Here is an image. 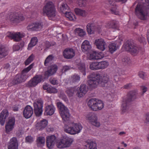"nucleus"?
<instances>
[{
  "mask_svg": "<svg viewBox=\"0 0 149 149\" xmlns=\"http://www.w3.org/2000/svg\"><path fill=\"white\" fill-rule=\"evenodd\" d=\"M83 127L79 123L70 122L68 125H65L64 131L66 133L71 135H74L79 133Z\"/></svg>",
  "mask_w": 149,
  "mask_h": 149,
  "instance_id": "3",
  "label": "nucleus"
},
{
  "mask_svg": "<svg viewBox=\"0 0 149 149\" xmlns=\"http://www.w3.org/2000/svg\"><path fill=\"white\" fill-rule=\"evenodd\" d=\"M25 36L24 33L20 32L11 33L8 32L7 33V36L9 38L13 39L16 42H19L21 40L22 38Z\"/></svg>",
  "mask_w": 149,
  "mask_h": 149,
  "instance_id": "13",
  "label": "nucleus"
},
{
  "mask_svg": "<svg viewBox=\"0 0 149 149\" xmlns=\"http://www.w3.org/2000/svg\"><path fill=\"white\" fill-rule=\"evenodd\" d=\"M87 104L89 108L95 111L101 110L104 107V104L102 101L95 98L90 100Z\"/></svg>",
  "mask_w": 149,
  "mask_h": 149,
  "instance_id": "7",
  "label": "nucleus"
},
{
  "mask_svg": "<svg viewBox=\"0 0 149 149\" xmlns=\"http://www.w3.org/2000/svg\"><path fill=\"white\" fill-rule=\"evenodd\" d=\"M54 57L52 55H49L46 59L44 64L45 66H48L52 62Z\"/></svg>",
  "mask_w": 149,
  "mask_h": 149,
  "instance_id": "41",
  "label": "nucleus"
},
{
  "mask_svg": "<svg viewBox=\"0 0 149 149\" xmlns=\"http://www.w3.org/2000/svg\"><path fill=\"white\" fill-rule=\"evenodd\" d=\"M88 90V88L86 85H81L80 87L76 88V95L79 98L82 97L87 93Z\"/></svg>",
  "mask_w": 149,
  "mask_h": 149,
  "instance_id": "17",
  "label": "nucleus"
},
{
  "mask_svg": "<svg viewBox=\"0 0 149 149\" xmlns=\"http://www.w3.org/2000/svg\"><path fill=\"white\" fill-rule=\"evenodd\" d=\"M73 138L68 136L66 134L61 136L59 140L57 141L56 146L59 148H64L70 147L74 141Z\"/></svg>",
  "mask_w": 149,
  "mask_h": 149,
  "instance_id": "5",
  "label": "nucleus"
},
{
  "mask_svg": "<svg viewBox=\"0 0 149 149\" xmlns=\"http://www.w3.org/2000/svg\"><path fill=\"white\" fill-rule=\"evenodd\" d=\"M69 9V7L65 3H62L60 7V11L63 13H65V12H67L66 11Z\"/></svg>",
  "mask_w": 149,
  "mask_h": 149,
  "instance_id": "44",
  "label": "nucleus"
},
{
  "mask_svg": "<svg viewBox=\"0 0 149 149\" xmlns=\"http://www.w3.org/2000/svg\"><path fill=\"white\" fill-rule=\"evenodd\" d=\"M18 143L17 138L15 137L12 138L9 143L8 149H18Z\"/></svg>",
  "mask_w": 149,
  "mask_h": 149,
  "instance_id": "25",
  "label": "nucleus"
},
{
  "mask_svg": "<svg viewBox=\"0 0 149 149\" xmlns=\"http://www.w3.org/2000/svg\"><path fill=\"white\" fill-rule=\"evenodd\" d=\"M7 19L12 23L17 24L24 19V18L21 14L18 13H12L7 17Z\"/></svg>",
  "mask_w": 149,
  "mask_h": 149,
  "instance_id": "11",
  "label": "nucleus"
},
{
  "mask_svg": "<svg viewBox=\"0 0 149 149\" xmlns=\"http://www.w3.org/2000/svg\"><path fill=\"white\" fill-rule=\"evenodd\" d=\"M33 113L32 108L30 106L27 105L23 111L24 116L26 118H30Z\"/></svg>",
  "mask_w": 149,
  "mask_h": 149,
  "instance_id": "26",
  "label": "nucleus"
},
{
  "mask_svg": "<svg viewBox=\"0 0 149 149\" xmlns=\"http://www.w3.org/2000/svg\"><path fill=\"white\" fill-rule=\"evenodd\" d=\"M44 81V78L41 75H36L28 82L27 86L29 87H34L38 83Z\"/></svg>",
  "mask_w": 149,
  "mask_h": 149,
  "instance_id": "15",
  "label": "nucleus"
},
{
  "mask_svg": "<svg viewBox=\"0 0 149 149\" xmlns=\"http://www.w3.org/2000/svg\"><path fill=\"white\" fill-rule=\"evenodd\" d=\"M77 3L80 7H83L86 6V0H78Z\"/></svg>",
  "mask_w": 149,
  "mask_h": 149,
  "instance_id": "49",
  "label": "nucleus"
},
{
  "mask_svg": "<svg viewBox=\"0 0 149 149\" xmlns=\"http://www.w3.org/2000/svg\"><path fill=\"white\" fill-rule=\"evenodd\" d=\"M55 45V43H54L53 44L49 42H46L45 43V46L47 48H48L54 45Z\"/></svg>",
  "mask_w": 149,
  "mask_h": 149,
  "instance_id": "57",
  "label": "nucleus"
},
{
  "mask_svg": "<svg viewBox=\"0 0 149 149\" xmlns=\"http://www.w3.org/2000/svg\"><path fill=\"white\" fill-rule=\"evenodd\" d=\"M33 64H31L28 67L23 70L21 75H17L14 80L15 83L17 84L25 81L29 77L27 73L33 68Z\"/></svg>",
  "mask_w": 149,
  "mask_h": 149,
  "instance_id": "8",
  "label": "nucleus"
},
{
  "mask_svg": "<svg viewBox=\"0 0 149 149\" xmlns=\"http://www.w3.org/2000/svg\"><path fill=\"white\" fill-rule=\"evenodd\" d=\"M15 124V119L13 117H9L6 122L5 126V131L7 133H9L14 129Z\"/></svg>",
  "mask_w": 149,
  "mask_h": 149,
  "instance_id": "14",
  "label": "nucleus"
},
{
  "mask_svg": "<svg viewBox=\"0 0 149 149\" xmlns=\"http://www.w3.org/2000/svg\"><path fill=\"white\" fill-rule=\"evenodd\" d=\"M48 121L45 119H43L38 122L36 125V127L39 130L44 129L47 125Z\"/></svg>",
  "mask_w": 149,
  "mask_h": 149,
  "instance_id": "32",
  "label": "nucleus"
},
{
  "mask_svg": "<svg viewBox=\"0 0 149 149\" xmlns=\"http://www.w3.org/2000/svg\"><path fill=\"white\" fill-rule=\"evenodd\" d=\"M86 28L87 31L89 34L94 33L95 31H100L98 29L96 28L93 23L88 24L87 25Z\"/></svg>",
  "mask_w": 149,
  "mask_h": 149,
  "instance_id": "30",
  "label": "nucleus"
},
{
  "mask_svg": "<svg viewBox=\"0 0 149 149\" xmlns=\"http://www.w3.org/2000/svg\"><path fill=\"white\" fill-rule=\"evenodd\" d=\"M8 54L5 47L3 45H0V59L5 56Z\"/></svg>",
  "mask_w": 149,
  "mask_h": 149,
  "instance_id": "37",
  "label": "nucleus"
},
{
  "mask_svg": "<svg viewBox=\"0 0 149 149\" xmlns=\"http://www.w3.org/2000/svg\"><path fill=\"white\" fill-rule=\"evenodd\" d=\"M65 15L66 17L70 20L75 21L76 20V17L72 12H65Z\"/></svg>",
  "mask_w": 149,
  "mask_h": 149,
  "instance_id": "34",
  "label": "nucleus"
},
{
  "mask_svg": "<svg viewBox=\"0 0 149 149\" xmlns=\"http://www.w3.org/2000/svg\"><path fill=\"white\" fill-rule=\"evenodd\" d=\"M109 63L106 61H102L98 62L99 70L104 69L106 68L109 65Z\"/></svg>",
  "mask_w": 149,
  "mask_h": 149,
  "instance_id": "36",
  "label": "nucleus"
},
{
  "mask_svg": "<svg viewBox=\"0 0 149 149\" xmlns=\"http://www.w3.org/2000/svg\"><path fill=\"white\" fill-rule=\"evenodd\" d=\"M131 84H127L124 86V88L125 89H128L131 86Z\"/></svg>",
  "mask_w": 149,
  "mask_h": 149,
  "instance_id": "61",
  "label": "nucleus"
},
{
  "mask_svg": "<svg viewBox=\"0 0 149 149\" xmlns=\"http://www.w3.org/2000/svg\"><path fill=\"white\" fill-rule=\"evenodd\" d=\"M75 92H77L76 88H68L66 91V93L70 97L72 96Z\"/></svg>",
  "mask_w": 149,
  "mask_h": 149,
  "instance_id": "43",
  "label": "nucleus"
},
{
  "mask_svg": "<svg viewBox=\"0 0 149 149\" xmlns=\"http://www.w3.org/2000/svg\"><path fill=\"white\" fill-rule=\"evenodd\" d=\"M80 76L77 74H75L73 75L70 79V82L75 83L77 82L80 81Z\"/></svg>",
  "mask_w": 149,
  "mask_h": 149,
  "instance_id": "42",
  "label": "nucleus"
},
{
  "mask_svg": "<svg viewBox=\"0 0 149 149\" xmlns=\"http://www.w3.org/2000/svg\"><path fill=\"white\" fill-rule=\"evenodd\" d=\"M13 49L14 51H18L20 49V47L18 45H15L13 46Z\"/></svg>",
  "mask_w": 149,
  "mask_h": 149,
  "instance_id": "60",
  "label": "nucleus"
},
{
  "mask_svg": "<svg viewBox=\"0 0 149 149\" xmlns=\"http://www.w3.org/2000/svg\"><path fill=\"white\" fill-rule=\"evenodd\" d=\"M110 9L112 13L115 15L119 14L118 10L116 9V5L115 4L114 0H110L109 1Z\"/></svg>",
  "mask_w": 149,
  "mask_h": 149,
  "instance_id": "31",
  "label": "nucleus"
},
{
  "mask_svg": "<svg viewBox=\"0 0 149 149\" xmlns=\"http://www.w3.org/2000/svg\"><path fill=\"white\" fill-rule=\"evenodd\" d=\"M149 8V0H145L139 2L135 9L136 15L140 19H146L147 13L146 10Z\"/></svg>",
  "mask_w": 149,
  "mask_h": 149,
  "instance_id": "2",
  "label": "nucleus"
},
{
  "mask_svg": "<svg viewBox=\"0 0 149 149\" xmlns=\"http://www.w3.org/2000/svg\"><path fill=\"white\" fill-rule=\"evenodd\" d=\"M81 48L83 52L87 53L90 51L91 48V46L89 42L86 40L82 42Z\"/></svg>",
  "mask_w": 149,
  "mask_h": 149,
  "instance_id": "24",
  "label": "nucleus"
},
{
  "mask_svg": "<svg viewBox=\"0 0 149 149\" xmlns=\"http://www.w3.org/2000/svg\"><path fill=\"white\" fill-rule=\"evenodd\" d=\"M57 105L63 120L65 121L69 120L70 115L68 108L60 102L57 103Z\"/></svg>",
  "mask_w": 149,
  "mask_h": 149,
  "instance_id": "9",
  "label": "nucleus"
},
{
  "mask_svg": "<svg viewBox=\"0 0 149 149\" xmlns=\"http://www.w3.org/2000/svg\"><path fill=\"white\" fill-rule=\"evenodd\" d=\"M129 97L127 99H124L121 106V113L124 114L127 112L128 103L134 100L136 98V93L134 91H131L128 94Z\"/></svg>",
  "mask_w": 149,
  "mask_h": 149,
  "instance_id": "6",
  "label": "nucleus"
},
{
  "mask_svg": "<svg viewBox=\"0 0 149 149\" xmlns=\"http://www.w3.org/2000/svg\"><path fill=\"white\" fill-rule=\"evenodd\" d=\"M77 67L79 70L83 73V74L84 75H86L85 71L86 70V68L85 64L84 63H81L78 65Z\"/></svg>",
  "mask_w": 149,
  "mask_h": 149,
  "instance_id": "45",
  "label": "nucleus"
},
{
  "mask_svg": "<svg viewBox=\"0 0 149 149\" xmlns=\"http://www.w3.org/2000/svg\"><path fill=\"white\" fill-rule=\"evenodd\" d=\"M90 68L93 70H99L98 62H92L90 63Z\"/></svg>",
  "mask_w": 149,
  "mask_h": 149,
  "instance_id": "38",
  "label": "nucleus"
},
{
  "mask_svg": "<svg viewBox=\"0 0 149 149\" xmlns=\"http://www.w3.org/2000/svg\"><path fill=\"white\" fill-rule=\"evenodd\" d=\"M50 83L54 85H57L59 83V82L55 78H51L50 79Z\"/></svg>",
  "mask_w": 149,
  "mask_h": 149,
  "instance_id": "52",
  "label": "nucleus"
},
{
  "mask_svg": "<svg viewBox=\"0 0 149 149\" xmlns=\"http://www.w3.org/2000/svg\"><path fill=\"white\" fill-rule=\"evenodd\" d=\"M145 118L146 121L148 122H149V112L146 114Z\"/></svg>",
  "mask_w": 149,
  "mask_h": 149,
  "instance_id": "62",
  "label": "nucleus"
},
{
  "mask_svg": "<svg viewBox=\"0 0 149 149\" xmlns=\"http://www.w3.org/2000/svg\"><path fill=\"white\" fill-rule=\"evenodd\" d=\"M56 138L54 135L48 136L46 138V143L47 147L52 148L56 143Z\"/></svg>",
  "mask_w": 149,
  "mask_h": 149,
  "instance_id": "19",
  "label": "nucleus"
},
{
  "mask_svg": "<svg viewBox=\"0 0 149 149\" xmlns=\"http://www.w3.org/2000/svg\"><path fill=\"white\" fill-rule=\"evenodd\" d=\"M38 42V39L36 37H33L31 38V42L29 44L28 49H30L31 48L35 46Z\"/></svg>",
  "mask_w": 149,
  "mask_h": 149,
  "instance_id": "39",
  "label": "nucleus"
},
{
  "mask_svg": "<svg viewBox=\"0 0 149 149\" xmlns=\"http://www.w3.org/2000/svg\"><path fill=\"white\" fill-rule=\"evenodd\" d=\"M43 12L46 13L50 19L55 20L56 19V12L53 3L51 1L47 3L43 8Z\"/></svg>",
  "mask_w": 149,
  "mask_h": 149,
  "instance_id": "4",
  "label": "nucleus"
},
{
  "mask_svg": "<svg viewBox=\"0 0 149 149\" xmlns=\"http://www.w3.org/2000/svg\"><path fill=\"white\" fill-rule=\"evenodd\" d=\"M86 146L87 148V149H97L96 144L90 141L88 142Z\"/></svg>",
  "mask_w": 149,
  "mask_h": 149,
  "instance_id": "40",
  "label": "nucleus"
},
{
  "mask_svg": "<svg viewBox=\"0 0 149 149\" xmlns=\"http://www.w3.org/2000/svg\"><path fill=\"white\" fill-rule=\"evenodd\" d=\"M104 54L102 52L92 51L90 54L89 58L91 60H98L103 58Z\"/></svg>",
  "mask_w": 149,
  "mask_h": 149,
  "instance_id": "22",
  "label": "nucleus"
},
{
  "mask_svg": "<svg viewBox=\"0 0 149 149\" xmlns=\"http://www.w3.org/2000/svg\"><path fill=\"white\" fill-rule=\"evenodd\" d=\"M139 40L141 42L145 43V39L143 37H141L140 39H139Z\"/></svg>",
  "mask_w": 149,
  "mask_h": 149,
  "instance_id": "64",
  "label": "nucleus"
},
{
  "mask_svg": "<svg viewBox=\"0 0 149 149\" xmlns=\"http://www.w3.org/2000/svg\"><path fill=\"white\" fill-rule=\"evenodd\" d=\"M38 95V93L36 92H33L31 93V96L33 100H35Z\"/></svg>",
  "mask_w": 149,
  "mask_h": 149,
  "instance_id": "56",
  "label": "nucleus"
},
{
  "mask_svg": "<svg viewBox=\"0 0 149 149\" xmlns=\"http://www.w3.org/2000/svg\"><path fill=\"white\" fill-rule=\"evenodd\" d=\"M75 31V33L81 37L83 36L86 34V32L84 30L79 28L76 29Z\"/></svg>",
  "mask_w": 149,
  "mask_h": 149,
  "instance_id": "46",
  "label": "nucleus"
},
{
  "mask_svg": "<svg viewBox=\"0 0 149 149\" xmlns=\"http://www.w3.org/2000/svg\"><path fill=\"white\" fill-rule=\"evenodd\" d=\"M75 55V52L72 48L65 49L63 52V56L65 58L69 59L74 57Z\"/></svg>",
  "mask_w": 149,
  "mask_h": 149,
  "instance_id": "23",
  "label": "nucleus"
},
{
  "mask_svg": "<svg viewBox=\"0 0 149 149\" xmlns=\"http://www.w3.org/2000/svg\"><path fill=\"white\" fill-rule=\"evenodd\" d=\"M123 61L125 64H129L131 63L130 58L128 57H125L123 60Z\"/></svg>",
  "mask_w": 149,
  "mask_h": 149,
  "instance_id": "54",
  "label": "nucleus"
},
{
  "mask_svg": "<svg viewBox=\"0 0 149 149\" xmlns=\"http://www.w3.org/2000/svg\"><path fill=\"white\" fill-rule=\"evenodd\" d=\"M57 91V90L56 88L50 86L49 87L47 91L49 93H56Z\"/></svg>",
  "mask_w": 149,
  "mask_h": 149,
  "instance_id": "50",
  "label": "nucleus"
},
{
  "mask_svg": "<svg viewBox=\"0 0 149 149\" xmlns=\"http://www.w3.org/2000/svg\"><path fill=\"white\" fill-rule=\"evenodd\" d=\"M45 143V139L43 136H40L37 139V146L42 147L44 146Z\"/></svg>",
  "mask_w": 149,
  "mask_h": 149,
  "instance_id": "35",
  "label": "nucleus"
},
{
  "mask_svg": "<svg viewBox=\"0 0 149 149\" xmlns=\"http://www.w3.org/2000/svg\"><path fill=\"white\" fill-rule=\"evenodd\" d=\"M125 50L130 52L132 54H134L137 53L141 50L138 48L137 45L133 44L124 45H123Z\"/></svg>",
  "mask_w": 149,
  "mask_h": 149,
  "instance_id": "18",
  "label": "nucleus"
},
{
  "mask_svg": "<svg viewBox=\"0 0 149 149\" xmlns=\"http://www.w3.org/2000/svg\"><path fill=\"white\" fill-rule=\"evenodd\" d=\"M43 24L41 22H36L30 24L27 26L28 30L30 31H38L43 27Z\"/></svg>",
  "mask_w": 149,
  "mask_h": 149,
  "instance_id": "16",
  "label": "nucleus"
},
{
  "mask_svg": "<svg viewBox=\"0 0 149 149\" xmlns=\"http://www.w3.org/2000/svg\"><path fill=\"white\" fill-rule=\"evenodd\" d=\"M122 40L120 39L119 40L118 42H113L111 43L109 45V51L110 53H112L115 52L118 48V44H119L118 42H119L120 44Z\"/></svg>",
  "mask_w": 149,
  "mask_h": 149,
  "instance_id": "29",
  "label": "nucleus"
},
{
  "mask_svg": "<svg viewBox=\"0 0 149 149\" xmlns=\"http://www.w3.org/2000/svg\"><path fill=\"white\" fill-rule=\"evenodd\" d=\"M141 89L142 91V92L141 93V96H143L144 93L147 91V88L145 86H141Z\"/></svg>",
  "mask_w": 149,
  "mask_h": 149,
  "instance_id": "55",
  "label": "nucleus"
},
{
  "mask_svg": "<svg viewBox=\"0 0 149 149\" xmlns=\"http://www.w3.org/2000/svg\"><path fill=\"white\" fill-rule=\"evenodd\" d=\"M50 86H48L46 84H44L43 86V88L44 90H47V91H48V88Z\"/></svg>",
  "mask_w": 149,
  "mask_h": 149,
  "instance_id": "63",
  "label": "nucleus"
},
{
  "mask_svg": "<svg viewBox=\"0 0 149 149\" xmlns=\"http://www.w3.org/2000/svg\"><path fill=\"white\" fill-rule=\"evenodd\" d=\"M138 75L139 77L143 79L146 78L148 76V74L146 73L141 71L138 73Z\"/></svg>",
  "mask_w": 149,
  "mask_h": 149,
  "instance_id": "48",
  "label": "nucleus"
},
{
  "mask_svg": "<svg viewBox=\"0 0 149 149\" xmlns=\"http://www.w3.org/2000/svg\"><path fill=\"white\" fill-rule=\"evenodd\" d=\"M70 69V67L68 66H64L63 67V68L62 70V72H65V71H67L68 70H69V69Z\"/></svg>",
  "mask_w": 149,
  "mask_h": 149,
  "instance_id": "59",
  "label": "nucleus"
},
{
  "mask_svg": "<svg viewBox=\"0 0 149 149\" xmlns=\"http://www.w3.org/2000/svg\"><path fill=\"white\" fill-rule=\"evenodd\" d=\"M34 56L33 55L31 54L29 57L25 61V63L26 65H27L29 64L33 60Z\"/></svg>",
  "mask_w": 149,
  "mask_h": 149,
  "instance_id": "51",
  "label": "nucleus"
},
{
  "mask_svg": "<svg viewBox=\"0 0 149 149\" xmlns=\"http://www.w3.org/2000/svg\"><path fill=\"white\" fill-rule=\"evenodd\" d=\"M55 110V108L53 105H48L45 107V114L47 115H52L54 113Z\"/></svg>",
  "mask_w": 149,
  "mask_h": 149,
  "instance_id": "28",
  "label": "nucleus"
},
{
  "mask_svg": "<svg viewBox=\"0 0 149 149\" xmlns=\"http://www.w3.org/2000/svg\"><path fill=\"white\" fill-rule=\"evenodd\" d=\"M89 77L90 79L88 81V83L89 87L91 88H96L98 84L101 86L104 87L109 80L107 74H92Z\"/></svg>",
  "mask_w": 149,
  "mask_h": 149,
  "instance_id": "1",
  "label": "nucleus"
},
{
  "mask_svg": "<svg viewBox=\"0 0 149 149\" xmlns=\"http://www.w3.org/2000/svg\"><path fill=\"white\" fill-rule=\"evenodd\" d=\"M95 44L98 49L102 51H104L106 49V43L103 39L100 38L96 39Z\"/></svg>",
  "mask_w": 149,
  "mask_h": 149,
  "instance_id": "21",
  "label": "nucleus"
},
{
  "mask_svg": "<svg viewBox=\"0 0 149 149\" xmlns=\"http://www.w3.org/2000/svg\"><path fill=\"white\" fill-rule=\"evenodd\" d=\"M43 102L41 99H38L35 100L33 103L34 110L36 116L41 115L42 112Z\"/></svg>",
  "mask_w": 149,
  "mask_h": 149,
  "instance_id": "10",
  "label": "nucleus"
},
{
  "mask_svg": "<svg viewBox=\"0 0 149 149\" xmlns=\"http://www.w3.org/2000/svg\"><path fill=\"white\" fill-rule=\"evenodd\" d=\"M105 27L107 29H116V26L113 24V21L108 22L105 25Z\"/></svg>",
  "mask_w": 149,
  "mask_h": 149,
  "instance_id": "47",
  "label": "nucleus"
},
{
  "mask_svg": "<svg viewBox=\"0 0 149 149\" xmlns=\"http://www.w3.org/2000/svg\"><path fill=\"white\" fill-rule=\"evenodd\" d=\"M34 139H35L31 136H28L26 138V142L27 143H30L33 142Z\"/></svg>",
  "mask_w": 149,
  "mask_h": 149,
  "instance_id": "53",
  "label": "nucleus"
},
{
  "mask_svg": "<svg viewBox=\"0 0 149 149\" xmlns=\"http://www.w3.org/2000/svg\"><path fill=\"white\" fill-rule=\"evenodd\" d=\"M119 75V73H117L116 75V74H114V80L115 82H117L119 80V77L118 76Z\"/></svg>",
  "mask_w": 149,
  "mask_h": 149,
  "instance_id": "58",
  "label": "nucleus"
},
{
  "mask_svg": "<svg viewBox=\"0 0 149 149\" xmlns=\"http://www.w3.org/2000/svg\"><path fill=\"white\" fill-rule=\"evenodd\" d=\"M8 116V113L6 109H4L1 111L0 116V123L1 125H4L5 120Z\"/></svg>",
  "mask_w": 149,
  "mask_h": 149,
  "instance_id": "27",
  "label": "nucleus"
},
{
  "mask_svg": "<svg viewBox=\"0 0 149 149\" xmlns=\"http://www.w3.org/2000/svg\"><path fill=\"white\" fill-rule=\"evenodd\" d=\"M58 69L56 65H52L45 72L44 78H47L49 76L54 74L56 72Z\"/></svg>",
  "mask_w": 149,
  "mask_h": 149,
  "instance_id": "20",
  "label": "nucleus"
},
{
  "mask_svg": "<svg viewBox=\"0 0 149 149\" xmlns=\"http://www.w3.org/2000/svg\"><path fill=\"white\" fill-rule=\"evenodd\" d=\"M74 11L76 15L83 17H86L88 14L87 12L85 10L79 8H75Z\"/></svg>",
  "mask_w": 149,
  "mask_h": 149,
  "instance_id": "33",
  "label": "nucleus"
},
{
  "mask_svg": "<svg viewBox=\"0 0 149 149\" xmlns=\"http://www.w3.org/2000/svg\"><path fill=\"white\" fill-rule=\"evenodd\" d=\"M86 119L88 122L92 125L98 127L100 125V124L98 120L97 115L93 113H89L86 116Z\"/></svg>",
  "mask_w": 149,
  "mask_h": 149,
  "instance_id": "12",
  "label": "nucleus"
}]
</instances>
